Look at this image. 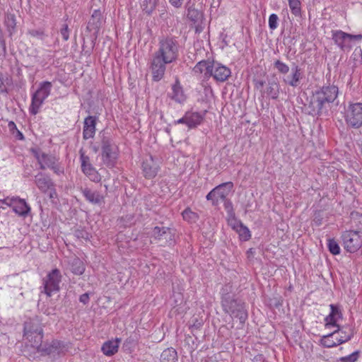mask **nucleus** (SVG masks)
Returning <instances> with one entry per match:
<instances>
[{
  "label": "nucleus",
  "instance_id": "1",
  "mask_svg": "<svg viewBox=\"0 0 362 362\" xmlns=\"http://www.w3.org/2000/svg\"><path fill=\"white\" fill-rule=\"evenodd\" d=\"M180 45L175 37H166L159 40L158 49L149 60L152 80L156 82L163 78L167 66L175 62L179 57Z\"/></svg>",
  "mask_w": 362,
  "mask_h": 362
},
{
  "label": "nucleus",
  "instance_id": "2",
  "mask_svg": "<svg viewBox=\"0 0 362 362\" xmlns=\"http://www.w3.org/2000/svg\"><path fill=\"white\" fill-rule=\"evenodd\" d=\"M338 95V87L334 85L323 86L315 90L310 98L308 108V114L313 116H320L327 103H333Z\"/></svg>",
  "mask_w": 362,
  "mask_h": 362
},
{
  "label": "nucleus",
  "instance_id": "3",
  "mask_svg": "<svg viewBox=\"0 0 362 362\" xmlns=\"http://www.w3.org/2000/svg\"><path fill=\"white\" fill-rule=\"evenodd\" d=\"M100 139L101 159L108 168H113L119 157V147L115 144L110 132L103 130L99 133Z\"/></svg>",
  "mask_w": 362,
  "mask_h": 362
},
{
  "label": "nucleus",
  "instance_id": "4",
  "mask_svg": "<svg viewBox=\"0 0 362 362\" xmlns=\"http://www.w3.org/2000/svg\"><path fill=\"white\" fill-rule=\"evenodd\" d=\"M274 67L280 75H282L281 80L285 85L293 88L300 86L304 77V73L303 70L298 65L293 63L289 74H287L290 69L288 65L280 59L274 61Z\"/></svg>",
  "mask_w": 362,
  "mask_h": 362
},
{
  "label": "nucleus",
  "instance_id": "5",
  "mask_svg": "<svg viewBox=\"0 0 362 362\" xmlns=\"http://www.w3.org/2000/svg\"><path fill=\"white\" fill-rule=\"evenodd\" d=\"M221 307L226 314L229 315L233 319H238L241 327H243L248 318V312L246 304L242 299L236 297L225 301L221 303Z\"/></svg>",
  "mask_w": 362,
  "mask_h": 362
},
{
  "label": "nucleus",
  "instance_id": "6",
  "mask_svg": "<svg viewBox=\"0 0 362 362\" xmlns=\"http://www.w3.org/2000/svg\"><path fill=\"white\" fill-rule=\"evenodd\" d=\"M52 84L49 81H42L31 98L29 112L32 115H36L45 99L50 95Z\"/></svg>",
  "mask_w": 362,
  "mask_h": 362
},
{
  "label": "nucleus",
  "instance_id": "7",
  "mask_svg": "<svg viewBox=\"0 0 362 362\" xmlns=\"http://www.w3.org/2000/svg\"><path fill=\"white\" fill-rule=\"evenodd\" d=\"M342 245L348 252L354 253L362 247V231L349 230L342 232Z\"/></svg>",
  "mask_w": 362,
  "mask_h": 362
},
{
  "label": "nucleus",
  "instance_id": "8",
  "mask_svg": "<svg viewBox=\"0 0 362 362\" xmlns=\"http://www.w3.org/2000/svg\"><path fill=\"white\" fill-rule=\"evenodd\" d=\"M344 119L346 124L354 129L362 127V103H349L345 110Z\"/></svg>",
  "mask_w": 362,
  "mask_h": 362
},
{
  "label": "nucleus",
  "instance_id": "9",
  "mask_svg": "<svg viewBox=\"0 0 362 362\" xmlns=\"http://www.w3.org/2000/svg\"><path fill=\"white\" fill-rule=\"evenodd\" d=\"M62 277L59 269L56 268L49 272L43 279L44 292L47 296L50 297L53 292L60 290Z\"/></svg>",
  "mask_w": 362,
  "mask_h": 362
},
{
  "label": "nucleus",
  "instance_id": "10",
  "mask_svg": "<svg viewBox=\"0 0 362 362\" xmlns=\"http://www.w3.org/2000/svg\"><path fill=\"white\" fill-rule=\"evenodd\" d=\"M185 8L187 11V18L190 22H192V25L195 29V33H202L204 28V13L196 8L194 4H190L189 2L186 4Z\"/></svg>",
  "mask_w": 362,
  "mask_h": 362
},
{
  "label": "nucleus",
  "instance_id": "11",
  "mask_svg": "<svg viewBox=\"0 0 362 362\" xmlns=\"http://www.w3.org/2000/svg\"><path fill=\"white\" fill-rule=\"evenodd\" d=\"M81 171L90 179V181L98 183L102 177L98 170L90 163V158L85 154L83 148L79 150Z\"/></svg>",
  "mask_w": 362,
  "mask_h": 362
},
{
  "label": "nucleus",
  "instance_id": "12",
  "mask_svg": "<svg viewBox=\"0 0 362 362\" xmlns=\"http://www.w3.org/2000/svg\"><path fill=\"white\" fill-rule=\"evenodd\" d=\"M68 349V344L64 341L53 339L50 343L45 344L43 347L40 349V352L45 355L55 357L65 354Z\"/></svg>",
  "mask_w": 362,
  "mask_h": 362
},
{
  "label": "nucleus",
  "instance_id": "13",
  "mask_svg": "<svg viewBox=\"0 0 362 362\" xmlns=\"http://www.w3.org/2000/svg\"><path fill=\"white\" fill-rule=\"evenodd\" d=\"M8 206L12 208L13 211L18 216L26 218L31 214V208L24 199L18 196L11 197Z\"/></svg>",
  "mask_w": 362,
  "mask_h": 362
},
{
  "label": "nucleus",
  "instance_id": "14",
  "mask_svg": "<svg viewBox=\"0 0 362 362\" xmlns=\"http://www.w3.org/2000/svg\"><path fill=\"white\" fill-rule=\"evenodd\" d=\"M339 332V329H337L332 333L328 334L326 336H324L321 339V344L323 346L327 348H332L335 347L338 345L344 344L348 341H349L354 335V329L352 328H349V332L347 335L340 336L337 338V341H334L332 339V337L337 334V332Z\"/></svg>",
  "mask_w": 362,
  "mask_h": 362
},
{
  "label": "nucleus",
  "instance_id": "15",
  "mask_svg": "<svg viewBox=\"0 0 362 362\" xmlns=\"http://www.w3.org/2000/svg\"><path fill=\"white\" fill-rule=\"evenodd\" d=\"M42 159L40 162V170H45L46 168H48L58 175L64 173L63 167L58 163V159L54 156L42 152Z\"/></svg>",
  "mask_w": 362,
  "mask_h": 362
},
{
  "label": "nucleus",
  "instance_id": "16",
  "mask_svg": "<svg viewBox=\"0 0 362 362\" xmlns=\"http://www.w3.org/2000/svg\"><path fill=\"white\" fill-rule=\"evenodd\" d=\"M83 196L89 203L101 206L105 204V196L98 190H93L88 187H81Z\"/></svg>",
  "mask_w": 362,
  "mask_h": 362
},
{
  "label": "nucleus",
  "instance_id": "17",
  "mask_svg": "<svg viewBox=\"0 0 362 362\" xmlns=\"http://www.w3.org/2000/svg\"><path fill=\"white\" fill-rule=\"evenodd\" d=\"M211 72V77H213L216 82L221 83L227 81L231 75V71L229 68L221 63L215 62L214 63Z\"/></svg>",
  "mask_w": 362,
  "mask_h": 362
},
{
  "label": "nucleus",
  "instance_id": "18",
  "mask_svg": "<svg viewBox=\"0 0 362 362\" xmlns=\"http://www.w3.org/2000/svg\"><path fill=\"white\" fill-rule=\"evenodd\" d=\"M35 184L38 189L44 194L48 192L49 189L56 186L52 178L47 174L40 172L35 176Z\"/></svg>",
  "mask_w": 362,
  "mask_h": 362
},
{
  "label": "nucleus",
  "instance_id": "19",
  "mask_svg": "<svg viewBox=\"0 0 362 362\" xmlns=\"http://www.w3.org/2000/svg\"><path fill=\"white\" fill-rule=\"evenodd\" d=\"M153 237L158 240H164L166 243L171 244L175 240L173 230L169 227L156 226L152 230Z\"/></svg>",
  "mask_w": 362,
  "mask_h": 362
},
{
  "label": "nucleus",
  "instance_id": "20",
  "mask_svg": "<svg viewBox=\"0 0 362 362\" xmlns=\"http://www.w3.org/2000/svg\"><path fill=\"white\" fill-rule=\"evenodd\" d=\"M43 326L41 318L35 315L24 322L23 334L43 333Z\"/></svg>",
  "mask_w": 362,
  "mask_h": 362
},
{
  "label": "nucleus",
  "instance_id": "21",
  "mask_svg": "<svg viewBox=\"0 0 362 362\" xmlns=\"http://www.w3.org/2000/svg\"><path fill=\"white\" fill-rule=\"evenodd\" d=\"M159 165L152 156L146 158L142 163V171L144 176L147 179L154 178L158 174Z\"/></svg>",
  "mask_w": 362,
  "mask_h": 362
},
{
  "label": "nucleus",
  "instance_id": "22",
  "mask_svg": "<svg viewBox=\"0 0 362 362\" xmlns=\"http://www.w3.org/2000/svg\"><path fill=\"white\" fill-rule=\"evenodd\" d=\"M330 313L325 317V327H334L337 329H339V325L337 324V320L342 318V313L340 310L339 305L331 304Z\"/></svg>",
  "mask_w": 362,
  "mask_h": 362
},
{
  "label": "nucleus",
  "instance_id": "23",
  "mask_svg": "<svg viewBox=\"0 0 362 362\" xmlns=\"http://www.w3.org/2000/svg\"><path fill=\"white\" fill-rule=\"evenodd\" d=\"M103 14L100 9L94 10L88 23L87 30L94 31L95 37L103 24Z\"/></svg>",
  "mask_w": 362,
  "mask_h": 362
},
{
  "label": "nucleus",
  "instance_id": "24",
  "mask_svg": "<svg viewBox=\"0 0 362 362\" xmlns=\"http://www.w3.org/2000/svg\"><path fill=\"white\" fill-rule=\"evenodd\" d=\"M96 120L95 116H88L85 118L83 127V138L85 140L94 136L96 131Z\"/></svg>",
  "mask_w": 362,
  "mask_h": 362
},
{
  "label": "nucleus",
  "instance_id": "25",
  "mask_svg": "<svg viewBox=\"0 0 362 362\" xmlns=\"http://www.w3.org/2000/svg\"><path fill=\"white\" fill-rule=\"evenodd\" d=\"M214 63V61L201 60L194 66L192 71L195 74H204V77L208 79L211 77Z\"/></svg>",
  "mask_w": 362,
  "mask_h": 362
},
{
  "label": "nucleus",
  "instance_id": "26",
  "mask_svg": "<svg viewBox=\"0 0 362 362\" xmlns=\"http://www.w3.org/2000/svg\"><path fill=\"white\" fill-rule=\"evenodd\" d=\"M206 111L203 113L198 112H186V115L187 117V127L189 129L197 128L199 125H200L204 121L205 117Z\"/></svg>",
  "mask_w": 362,
  "mask_h": 362
},
{
  "label": "nucleus",
  "instance_id": "27",
  "mask_svg": "<svg viewBox=\"0 0 362 362\" xmlns=\"http://www.w3.org/2000/svg\"><path fill=\"white\" fill-rule=\"evenodd\" d=\"M170 97L178 103H182L186 100V96L178 78H176L175 83L172 86V93Z\"/></svg>",
  "mask_w": 362,
  "mask_h": 362
},
{
  "label": "nucleus",
  "instance_id": "28",
  "mask_svg": "<svg viewBox=\"0 0 362 362\" xmlns=\"http://www.w3.org/2000/svg\"><path fill=\"white\" fill-rule=\"evenodd\" d=\"M120 341L121 339L118 338L105 341L101 348L103 353L107 356H113L117 352Z\"/></svg>",
  "mask_w": 362,
  "mask_h": 362
},
{
  "label": "nucleus",
  "instance_id": "29",
  "mask_svg": "<svg viewBox=\"0 0 362 362\" xmlns=\"http://www.w3.org/2000/svg\"><path fill=\"white\" fill-rule=\"evenodd\" d=\"M332 40L342 50L346 48H351V46L345 44L346 40H348V33L340 30H332Z\"/></svg>",
  "mask_w": 362,
  "mask_h": 362
},
{
  "label": "nucleus",
  "instance_id": "30",
  "mask_svg": "<svg viewBox=\"0 0 362 362\" xmlns=\"http://www.w3.org/2000/svg\"><path fill=\"white\" fill-rule=\"evenodd\" d=\"M233 187V183L232 182H223L214 187V189H218L216 192V196L218 198V200L219 199L222 201L226 199L227 196Z\"/></svg>",
  "mask_w": 362,
  "mask_h": 362
},
{
  "label": "nucleus",
  "instance_id": "31",
  "mask_svg": "<svg viewBox=\"0 0 362 362\" xmlns=\"http://www.w3.org/2000/svg\"><path fill=\"white\" fill-rule=\"evenodd\" d=\"M280 84L277 78L274 76V78L268 81V85L266 89V93L272 99H277L279 95Z\"/></svg>",
  "mask_w": 362,
  "mask_h": 362
},
{
  "label": "nucleus",
  "instance_id": "32",
  "mask_svg": "<svg viewBox=\"0 0 362 362\" xmlns=\"http://www.w3.org/2000/svg\"><path fill=\"white\" fill-rule=\"evenodd\" d=\"M220 294L221 304L237 297L235 294L233 293V288L230 283L225 284L221 288Z\"/></svg>",
  "mask_w": 362,
  "mask_h": 362
},
{
  "label": "nucleus",
  "instance_id": "33",
  "mask_svg": "<svg viewBox=\"0 0 362 362\" xmlns=\"http://www.w3.org/2000/svg\"><path fill=\"white\" fill-rule=\"evenodd\" d=\"M23 336L28 339L30 343L31 346L33 348H36L39 351H40V349L43 347L42 346V339H43V333H35V334H23Z\"/></svg>",
  "mask_w": 362,
  "mask_h": 362
},
{
  "label": "nucleus",
  "instance_id": "34",
  "mask_svg": "<svg viewBox=\"0 0 362 362\" xmlns=\"http://www.w3.org/2000/svg\"><path fill=\"white\" fill-rule=\"evenodd\" d=\"M178 357L175 349L170 347L165 349L160 358V362H177Z\"/></svg>",
  "mask_w": 362,
  "mask_h": 362
},
{
  "label": "nucleus",
  "instance_id": "35",
  "mask_svg": "<svg viewBox=\"0 0 362 362\" xmlns=\"http://www.w3.org/2000/svg\"><path fill=\"white\" fill-rule=\"evenodd\" d=\"M71 271L76 275H81L85 272V265L78 257L74 258L70 264Z\"/></svg>",
  "mask_w": 362,
  "mask_h": 362
},
{
  "label": "nucleus",
  "instance_id": "36",
  "mask_svg": "<svg viewBox=\"0 0 362 362\" xmlns=\"http://www.w3.org/2000/svg\"><path fill=\"white\" fill-rule=\"evenodd\" d=\"M4 23L10 35H11L16 30V18L15 14L6 13L5 16Z\"/></svg>",
  "mask_w": 362,
  "mask_h": 362
},
{
  "label": "nucleus",
  "instance_id": "37",
  "mask_svg": "<svg viewBox=\"0 0 362 362\" xmlns=\"http://www.w3.org/2000/svg\"><path fill=\"white\" fill-rule=\"evenodd\" d=\"M236 228L241 241H247L250 239L251 233L246 226L243 225V223H238Z\"/></svg>",
  "mask_w": 362,
  "mask_h": 362
},
{
  "label": "nucleus",
  "instance_id": "38",
  "mask_svg": "<svg viewBox=\"0 0 362 362\" xmlns=\"http://www.w3.org/2000/svg\"><path fill=\"white\" fill-rule=\"evenodd\" d=\"M350 217L351 224L356 228V230L362 231V214L353 211L351 213Z\"/></svg>",
  "mask_w": 362,
  "mask_h": 362
},
{
  "label": "nucleus",
  "instance_id": "39",
  "mask_svg": "<svg viewBox=\"0 0 362 362\" xmlns=\"http://www.w3.org/2000/svg\"><path fill=\"white\" fill-rule=\"evenodd\" d=\"M288 5L292 14L296 17L301 16V3L300 0H288Z\"/></svg>",
  "mask_w": 362,
  "mask_h": 362
},
{
  "label": "nucleus",
  "instance_id": "40",
  "mask_svg": "<svg viewBox=\"0 0 362 362\" xmlns=\"http://www.w3.org/2000/svg\"><path fill=\"white\" fill-rule=\"evenodd\" d=\"M182 216L183 219L188 222H196L199 218L198 214L192 211L189 207L186 208L182 212Z\"/></svg>",
  "mask_w": 362,
  "mask_h": 362
},
{
  "label": "nucleus",
  "instance_id": "41",
  "mask_svg": "<svg viewBox=\"0 0 362 362\" xmlns=\"http://www.w3.org/2000/svg\"><path fill=\"white\" fill-rule=\"evenodd\" d=\"M328 250L334 255H339L341 250L338 243L334 238H329L327 240Z\"/></svg>",
  "mask_w": 362,
  "mask_h": 362
},
{
  "label": "nucleus",
  "instance_id": "42",
  "mask_svg": "<svg viewBox=\"0 0 362 362\" xmlns=\"http://www.w3.org/2000/svg\"><path fill=\"white\" fill-rule=\"evenodd\" d=\"M74 235L79 240H84L86 241L90 240L92 237L91 235L83 228H78L74 230Z\"/></svg>",
  "mask_w": 362,
  "mask_h": 362
},
{
  "label": "nucleus",
  "instance_id": "43",
  "mask_svg": "<svg viewBox=\"0 0 362 362\" xmlns=\"http://www.w3.org/2000/svg\"><path fill=\"white\" fill-rule=\"evenodd\" d=\"M141 6L143 11L148 15L151 14L156 8V3L151 2V0H149V1L144 0Z\"/></svg>",
  "mask_w": 362,
  "mask_h": 362
},
{
  "label": "nucleus",
  "instance_id": "44",
  "mask_svg": "<svg viewBox=\"0 0 362 362\" xmlns=\"http://www.w3.org/2000/svg\"><path fill=\"white\" fill-rule=\"evenodd\" d=\"M360 351H356L349 356L341 357L339 361L341 362H356L359 356Z\"/></svg>",
  "mask_w": 362,
  "mask_h": 362
},
{
  "label": "nucleus",
  "instance_id": "45",
  "mask_svg": "<svg viewBox=\"0 0 362 362\" xmlns=\"http://www.w3.org/2000/svg\"><path fill=\"white\" fill-rule=\"evenodd\" d=\"M11 78L4 77L0 75V93H8L6 85H9L11 83Z\"/></svg>",
  "mask_w": 362,
  "mask_h": 362
},
{
  "label": "nucleus",
  "instance_id": "46",
  "mask_svg": "<svg viewBox=\"0 0 362 362\" xmlns=\"http://www.w3.org/2000/svg\"><path fill=\"white\" fill-rule=\"evenodd\" d=\"M223 202L224 204V208H225L227 214H228V216H234L235 212H234L233 205V203L230 201V199L227 198L226 199H225Z\"/></svg>",
  "mask_w": 362,
  "mask_h": 362
},
{
  "label": "nucleus",
  "instance_id": "47",
  "mask_svg": "<svg viewBox=\"0 0 362 362\" xmlns=\"http://www.w3.org/2000/svg\"><path fill=\"white\" fill-rule=\"evenodd\" d=\"M278 16L275 13H272L269 17V27L272 30H275L278 26Z\"/></svg>",
  "mask_w": 362,
  "mask_h": 362
},
{
  "label": "nucleus",
  "instance_id": "48",
  "mask_svg": "<svg viewBox=\"0 0 362 362\" xmlns=\"http://www.w3.org/2000/svg\"><path fill=\"white\" fill-rule=\"evenodd\" d=\"M217 189H213L211 190L206 197L208 201H211L213 206H217L218 204V198L216 196V192Z\"/></svg>",
  "mask_w": 362,
  "mask_h": 362
},
{
  "label": "nucleus",
  "instance_id": "49",
  "mask_svg": "<svg viewBox=\"0 0 362 362\" xmlns=\"http://www.w3.org/2000/svg\"><path fill=\"white\" fill-rule=\"evenodd\" d=\"M60 34L64 41H67L69 38V27L66 23L62 25V28L60 29Z\"/></svg>",
  "mask_w": 362,
  "mask_h": 362
},
{
  "label": "nucleus",
  "instance_id": "50",
  "mask_svg": "<svg viewBox=\"0 0 362 362\" xmlns=\"http://www.w3.org/2000/svg\"><path fill=\"white\" fill-rule=\"evenodd\" d=\"M28 33L33 36V37H37L38 39H43L44 36H45V33H44V31L42 30H30L28 31Z\"/></svg>",
  "mask_w": 362,
  "mask_h": 362
},
{
  "label": "nucleus",
  "instance_id": "51",
  "mask_svg": "<svg viewBox=\"0 0 362 362\" xmlns=\"http://www.w3.org/2000/svg\"><path fill=\"white\" fill-rule=\"evenodd\" d=\"M33 166L26 164L24 165L23 175L24 177H29L33 175Z\"/></svg>",
  "mask_w": 362,
  "mask_h": 362
},
{
  "label": "nucleus",
  "instance_id": "52",
  "mask_svg": "<svg viewBox=\"0 0 362 362\" xmlns=\"http://www.w3.org/2000/svg\"><path fill=\"white\" fill-rule=\"evenodd\" d=\"M56 186L52 187L49 189V198L51 199L52 202H54L57 199H58V194L55 188Z\"/></svg>",
  "mask_w": 362,
  "mask_h": 362
},
{
  "label": "nucleus",
  "instance_id": "53",
  "mask_svg": "<svg viewBox=\"0 0 362 362\" xmlns=\"http://www.w3.org/2000/svg\"><path fill=\"white\" fill-rule=\"evenodd\" d=\"M30 151H31L32 153L33 154V156H35V158L37 159L38 163L40 164V162L42 159V153L40 152L39 149H36V148H31Z\"/></svg>",
  "mask_w": 362,
  "mask_h": 362
},
{
  "label": "nucleus",
  "instance_id": "54",
  "mask_svg": "<svg viewBox=\"0 0 362 362\" xmlns=\"http://www.w3.org/2000/svg\"><path fill=\"white\" fill-rule=\"evenodd\" d=\"M90 297L88 293H85L80 296L79 301L84 305H86L89 303Z\"/></svg>",
  "mask_w": 362,
  "mask_h": 362
},
{
  "label": "nucleus",
  "instance_id": "55",
  "mask_svg": "<svg viewBox=\"0 0 362 362\" xmlns=\"http://www.w3.org/2000/svg\"><path fill=\"white\" fill-rule=\"evenodd\" d=\"M253 83H254L255 87L257 89L262 88L265 84V81L264 80L257 79V78H254Z\"/></svg>",
  "mask_w": 362,
  "mask_h": 362
},
{
  "label": "nucleus",
  "instance_id": "56",
  "mask_svg": "<svg viewBox=\"0 0 362 362\" xmlns=\"http://www.w3.org/2000/svg\"><path fill=\"white\" fill-rule=\"evenodd\" d=\"M184 0H169V3L171 6L176 8H181L183 4Z\"/></svg>",
  "mask_w": 362,
  "mask_h": 362
},
{
  "label": "nucleus",
  "instance_id": "57",
  "mask_svg": "<svg viewBox=\"0 0 362 362\" xmlns=\"http://www.w3.org/2000/svg\"><path fill=\"white\" fill-rule=\"evenodd\" d=\"M349 328H351V327L346 326V327H344L342 329L339 327V332H337V334H338L339 335V337L341 335L342 336L347 335L348 333L349 332ZM352 329H354L353 327H352Z\"/></svg>",
  "mask_w": 362,
  "mask_h": 362
},
{
  "label": "nucleus",
  "instance_id": "58",
  "mask_svg": "<svg viewBox=\"0 0 362 362\" xmlns=\"http://www.w3.org/2000/svg\"><path fill=\"white\" fill-rule=\"evenodd\" d=\"M187 117L186 115V112L185 113L184 116L177 119L174 121V124H184L187 126Z\"/></svg>",
  "mask_w": 362,
  "mask_h": 362
},
{
  "label": "nucleus",
  "instance_id": "59",
  "mask_svg": "<svg viewBox=\"0 0 362 362\" xmlns=\"http://www.w3.org/2000/svg\"><path fill=\"white\" fill-rule=\"evenodd\" d=\"M11 197H7L5 199H0V208L4 209L6 206H8V203H10Z\"/></svg>",
  "mask_w": 362,
  "mask_h": 362
},
{
  "label": "nucleus",
  "instance_id": "60",
  "mask_svg": "<svg viewBox=\"0 0 362 362\" xmlns=\"http://www.w3.org/2000/svg\"><path fill=\"white\" fill-rule=\"evenodd\" d=\"M348 40H362V35L361 34H358V35H352V34H349L348 33Z\"/></svg>",
  "mask_w": 362,
  "mask_h": 362
},
{
  "label": "nucleus",
  "instance_id": "61",
  "mask_svg": "<svg viewBox=\"0 0 362 362\" xmlns=\"http://www.w3.org/2000/svg\"><path fill=\"white\" fill-rule=\"evenodd\" d=\"M173 298H174V301H175V305H178V302L179 301H182V294L181 293H174L173 296Z\"/></svg>",
  "mask_w": 362,
  "mask_h": 362
},
{
  "label": "nucleus",
  "instance_id": "62",
  "mask_svg": "<svg viewBox=\"0 0 362 362\" xmlns=\"http://www.w3.org/2000/svg\"><path fill=\"white\" fill-rule=\"evenodd\" d=\"M0 47L2 49L3 52L5 54L6 52V46L4 35L1 37L0 39Z\"/></svg>",
  "mask_w": 362,
  "mask_h": 362
},
{
  "label": "nucleus",
  "instance_id": "63",
  "mask_svg": "<svg viewBox=\"0 0 362 362\" xmlns=\"http://www.w3.org/2000/svg\"><path fill=\"white\" fill-rule=\"evenodd\" d=\"M25 85V81L21 79L16 84V87L18 90L23 88Z\"/></svg>",
  "mask_w": 362,
  "mask_h": 362
},
{
  "label": "nucleus",
  "instance_id": "64",
  "mask_svg": "<svg viewBox=\"0 0 362 362\" xmlns=\"http://www.w3.org/2000/svg\"><path fill=\"white\" fill-rule=\"evenodd\" d=\"M201 362H218L215 358H213L212 357H205L201 360Z\"/></svg>",
  "mask_w": 362,
  "mask_h": 362
}]
</instances>
